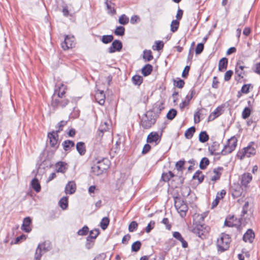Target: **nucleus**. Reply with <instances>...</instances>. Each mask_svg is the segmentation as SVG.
I'll use <instances>...</instances> for the list:
<instances>
[{
  "instance_id": "1",
  "label": "nucleus",
  "mask_w": 260,
  "mask_h": 260,
  "mask_svg": "<svg viewBox=\"0 0 260 260\" xmlns=\"http://www.w3.org/2000/svg\"><path fill=\"white\" fill-rule=\"evenodd\" d=\"M208 213V211H205L201 214H195L193 216V225L194 226L191 230V232L202 240L207 238V235L205 233V231H207V233L208 231L207 230V226H205V225L203 223V222L205 217L207 216Z\"/></svg>"
},
{
  "instance_id": "2",
  "label": "nucleus",
  "mask_w": 260,
  "mask_h": 260,
  "mask_svg": "<svg viewBox=\"0 0 260 260\" xmlns=\"http://www.w3.org/2000/svg\"><path fill=\"white\" fill-rule=\"evenodd\" d=\"M165 100L158 101L153 105L151 109L147 111V113H151L149 116L147 115V129L156 123L161 111L165 108Z\"/></svg>"
},
{
  "instance_id": "3",
  "label": "nucleus",
  "mask_w": 260,
  "mask_h": 260,
  "mask_svg": "<svg viewBox=\"0 0 260 260\" xmlns=\"http://www.w3.org/2000/svg\"><path fill=\"white\" fill-rule=\"evenodd\" d=\"M245 219L244 218V217L240 216V218H237L234 215L229 214L225 217L224 226L238 228V230L240 231V229H242L243 226L245 225Z\"/></svg>"
},
{
  "instance_id": "4",
  "label": "nucleus",
  "mask_w": 260,
  "mask_h": 260,
  "mask_svg": "<svg viewBox=\"0 0 260 260\" xmlns=\"http://www.w3.org/2000/svg\"><path fill=\"white\" fill-rule=\"evenodd\" d=\"M176 196L173 197L174 201V206L181 218H184L186 215V212L188 208L186 201L181 199L178 191L176 192Z\"/></svg>"
},
{
  "instance_id": "5",
  "label": "nucleus",
  "mask_w": 260,
  "mask_h": 260,
  "mask_svg": "<svg viewBox=\"0 0 260 260\" xmlns=\"http://www.w3.org/2000/svg\"><path fill=\"white\" fill-rule=\"evenodd\" d=\"M231 236L224 232L220 234L219 238L217 240V251L220 252H223L228 250L230 248V245L231 242Z\"/></svg>"
},
{
  "instance_id": "6",
  "label": "nucleus",
  "mask_w": 260,
  "mask_h": 260,
  "mask_svg": "<svg viewBox=\"0 0 260 260\" xmlns=\"http://www.w3.org/2000/svg\"><path fill=\"white\" fill-rule=\"evenodd\" d=\"M238 140L235 136H232L226 141V144L224 145L221 150V153H226V154L232 153L235 150L237 146Z\"/></svg>"
},
{
  "instance_id": "7",
  "label": "nucleus",
  "mask_w": 260,
  "mask_h": 260,
  "mask_svg": "<svg viewBox=\"0 0 260 260\" xmlns=\"http://www.w3.org/2000/svg\"><path fill=\"white\" fill-rule=\"evenodd\" d=\"M164 128H161L160 134L158 132H151L147 135V143L157 145L160 142Z\"/></svg>"
},
{
  "instance_id": "8",
  "label": "nucleus",
  "mask_w": 260,
  "mask_h": 260,
  "mask_svg": "<svg viewBox=\"0 0 260 260\" xmlns=\"http://www.w3.org/2000/svg\"><path fill=\"white\" fill-rule=\"evenodd\" d=\"M185 178L182 176V173L178 176L172 179L170 183H168V191L169 189H174L177 188H180L184 183Z\"/></svg>"
},
{
  "instance_id": "9",
  "label": "nucleus",
  "mask_w": 260,
  "mask_h": 260,
  "mask_svg": "<svg viewBox=\"0 0 260 260\" xmlns=\"http://www.w3.org/2000/svg\"><path fill=\"white\" fill-rule=\"evenodd\" d=\"M255 235L254 231L252 229H248L243 234L242 240L244 242H249L252 243L255 239Z\"/></svg>"
},
{
  "instance_id": "10",
  "label": "nucleus",
  "mask_w": 260,
  "mask_h": 260,
  "mask_svg": "<svg viewBox=\"0 0 260 260\" xmlns=\"http://www.w3.org/2000/svg\"><path fill=\"white\" fill-rule=\"evenodd\" d=\"M69 103V100L67 99H62V98L55 99L53 96L52 97L51 106L56 108L59 106L62 108L66 107Z\"/></svg>"
},
{
  "instance_id": "11",
  "label": "nucleus",
  "mask_w": 260,
  "mask_h": 260,
  "mask_svg": "<svg viewBox=\"0 0 260 260\" xmlns=\"http://www.w3.org/2000/svg\"><path fill=\"white\" fill-rule=\"evenodd\" d=\"M122 48V43L119 40H115L112 43L111 46L108 48V52L113 53L116 51H120Z\"/></svg>"
},
{
  "instance_id": "12",
  "label": "nucleus",
  "mask_w": 260,
  "mask_h": 260,
  "mask_svg": "<svg viewBox=\"0 0 260 260\" xmlns=\"http://www.w3.org/2000/svg\"><path fill=\"white\" fill-rule=\"evenodd\" d=\"M226 190L225 189H222L220 191H218L215 199L213 201L211 205V209H213L216 207L219 204L220 200L222 199L226 194Z\"/></svg>"
},
{
  "instance_id": "13",
  "label": "nucleus",
  "mask_w": 260,
  "mask_h": 260,
  "mask_svg": "<svg viewBox=\"0 0 260 260\" xmlns=\"http://www.w3.org/2000/svg\"><path fill=\"white\" fill-rule=\"evenodd\" d=\"M48 138L49 139V144L51 147H55L57 144L58 134L53 131L48 133Z\"/></svg>"
},
{
  "instance_id": "14",
  "label": "nucleus",
  "mask_w": 260,
  "mask_h": 260,
  "mask_svg": "<svg viewBox=\"0 0 260 260\" xmlns=\"http://www.w3.org/2000/svg\"><path fill=\"white\" fill-rule=\"evenodd\" d=\"M252 176L250 173H244L241 175V185L246 187L251 181Z\"/></svg>"
},
{
  "instance_id": "15",
  "label": "nucleus",
  "mask_w": 260,
  "mask_h": 260,
  "mask_svg": "<svg viewBox=\"0 0 260 260\" xmlns=\"http://www.w3.org/2000/svg\"><path fill=\"white\" fill-rule=\"evenodd\" d=\"M255 144L254 141L250 142L246 147H244L246 149V155L247 157H250L255 155L256 149L252 146Z\"/></svg>"
},
{
  "instance_id": "16",
  "label": "nucleus",
  "mask_w": 260,
  "mask_h": 260,
  "mask_svg": "<svg viewBox=\"0 0 260 260\" xmlns=\"http://www.w3.org/2000/svg\"><path fill=\"white\" fill-rule=\"evenodd\" d=\"M74 44V37L66 36L64 42L61 43V47L64 50L72 48Z\"/></svg>"
},
{
  "instance_id": "17",
  "label": "nucleus",
  "mask_w": 260,
  "mask_h": 260,
  "mask_svg": "<svg viewBox=\"0 0 260 260\" xmlns=\"http://www.w3.org/2000/svg\"><path fill=\"white\" fill-rule=\"evenodd\" d=\"M225 104H222L218 107L216 108V109L211 113V114L210 115V116L208 118V121H210V117L211 114H212L214 116V117L212 118V120L214 119L215 118L219 117L220 115L222 114V111L223 108L225 107Z\"/></svg>"
},
{
  "instance_id": "18",
  "label": "nucleus",
  "mask_w": 260,
  "mask_h": 260,
  "mask_svg": "<svg viewBox=\"0 0 260 260\" xmlns=\"http://www.w3.org/2000/svg\"><path fill=\"white\" fill-rule=\"evenodd\" d=\"M228 65V59L226 57H222L218 62V70L219 72H223L227 69Z\"/></svg>"
},
{
  "instance_id": "19",
  "label": "nucleus",
  "mask_w": 260,
  "mask_h": 260,
  "mask_svg": "<svg viewBox=\"0 0 260 260\" xmlns=\"http://www.w3.org/2000/svg\"><path fill=\"white\" fill-rule=\"evenodd\" d=\"M31 223V219L29 217L24 218L21 226V229L26 233L30 232L31 230V228H29Z\"/></svg>"
},
{
  "instance_id": "20",
  "label": "nucleus",
  "mask_w": 260,
  "mask_h": 260,
  "mask_svg": "<svg viewBox=\"0 0 260 260\" xmlns=\"http://www.w3.org/2000/svg\"><path fill=\"white\" fill-rule=\"evenodd\" d=\"M223 170V168L222 167H218L214 168L213 170L214 175L211 177V180L213 182H216L219 180L221 176V173L220 171Z\"/></svg>"
},
{
  "instance_id": "21",
  "label": "nucleus",
  "mask_w": 260,
  "mask_h": 260,
  "mask_svg": "<svg viewBox=\"0 0 260 260\" xmlns=\"http://www.w3.org/2000/svg\"><path fill=\"white\" fill-rule=\"evenodd\" d=\"M76 189V185L74 181H69L65 188V192L67 194H73Z\"/></svg>"
},
{
  "instance_id": "22",
  "label": "nucleus",
  "mask_w": 260,
  "mask_h": 260,
  "mask_svg": "<svg viewBox=\"0 0 260 260\" xmlns=\"http://www.w3.org/2000/svg\"><path fill=\"white\" fill-rule=\"evenodd\" d=\"M96 162L101 167V169H102V170H103L104 172L109 168L110 161L107 158H103L102 159L98 160Z\"/></svg>"
},
{
  "instance_id": "23",
  "label": "nucleus",
  "mask_w": 260,
  "mask_h": 260,
  "mask_svg": "<svg viewBox=\"0 0 260 260\" xmlns=\"http://www.w3.org/2000/svg\"><path fill=\"white\" fill-rule=\"evenodd\" d=\"M173 85L174 87H177L179 89H182L184 87L185 85V81L180 77H177L173 79Z\"/></svg>"
},
{
  "instance_id": "24",
  "label": "nucleus",
  "mask_w": 260,
  "mask_h": 260,
  "mask_svg": "<svg viewBox=\"0 0 260 260\" xmlns=\"http://www.w3.org/2000/svg\"><path fill=\"white\" fill-rule=\"evenodd\" d=\"M162 182H168V184L169 183H170L171 180L169 177V174H168V172H163L161 173V175L160 179L159 180V182L157 184L156 187H158L159 186H162L163 183H162Z\"/></svg>"
},
{
  "instance_id": "25",
  "label": "nucleus",
  "mask_w": 260,
  "mask_h": 260,
  "mask_svg": "<svg viewBox=\"0 0 260 260\" xmlns=\"http://www.w3.org/2000/svg\"><path fill=\"white\" fill-rule=\"evenodd\" d=\"M76 149L80 155H84L86 151L85 143L79 142L76 144Z\"/></svg>"
},
{
  "instance_id": "26",
  "label": "nucleus",
  "mask_w": 260,
  "mask_h": 260,
  "mask_svg": "<svg viewBox=\"0 0 260 260\" xmlns=\"http://www.w3.org/2000/svg\"><path fill=\"white\" fill-rule=\"evenodd\" d=\"M209 138V136L206 131H202L199 135V141L202 143L207 142Z\"/></svg>"
},
{
  "instance_id": "27",
  "label": "nucleus",
  "mask_w": 260,
  "mask_h": 260,
  "mask_svg": "<svg viewBox=\"0 0 260 260\" xmlns=\"http://www.w3.org/2000/svg\"><path fill=\"white\" fill-rule=\"evenodd\" d=\"M164 47V43L161 40H157L154 42V44L152 46V49L154 51L159 52L162 51Z\"/></svg>"
},
{
  "instance_id": "28",
  "label": "nucleus",
  "mask_w": 260,
  "mask_h": 260,
  "mask_svg": "<svg viewBox=\"0 0 260 260\" xmlns=\"http://www.w3.org/2000/svg\"><path fill=\"white\" fill-rule=\"evenodd\" d=\"M66 165L67 164L62 161L57 162L55 165L56 171L57 172L64 173L67 169Z\"/></svg>"
},
{
  "instance_id": "29",
  "label": "nucleus",
  "mask_w": 260,
  "mask_h": 260,
  "mask_svg": "<svg viewBox=\"0 0 260 260\" xmlns=\"http://www.w3.org/2000/svg\"><path fill=\"white\" fill-rule=\"evenodd\" d=\"M196 132L195 126H192L186 129L184 132V137L186 139H190L192 138Z\"/></svg>"
},
{
  "instance_id": "30",
  "label": "nucleus",
  "mask_w": 260,
  "mask_h": 260,
  "mask_svg": "<svg viewBox=\"0 0 260 260\" xmlns=\"http://www.w3.org/2000/svg\"><path fill=\"white\" fill-rule=\"evenodd\" d=\"M209 164L210 160L209 158L205 156L201 158L200 161L199 168L200 170H204L207 168Z\"/></svg>"
},
{
  "instance_id": "31",
  "label": "nucleus",
  "mask_w": 260,
  "mask_h": 260,
  "mask_svg": "<svg viewBox=\"0 0 260 260\" xmlns=\"http://www.w3.org/2000/svg\"><path fill=\"white\" fill-rule=\"evenodd\" d=\"M62 145L64 150L67 151L70 150L72 147H74L75 143L72 140H67L62 142Z\"/></svg>"
},
{
  "instance_id": "32",
  "label": "nucleus",
  "mask_w": 260,
  "mask_h": 260,
  "mask_svg": "<svg viewBox=\"0 0 260 260\" xmlns=\"http://www.w3.org/2000/svg\"><path fill=\"white\" fill-rule=\"evenodd\" d=\"M176 244L175 240L173 238H170L165 242V251L168 252Z\"/></svg>"
},
{
  "instance_id": "33",
  "label": "nucleus",
  "mask_w": 260,
  "mask_h": 260,
  "mask_svg": "<svg viewBox=\"0 0 260 260\" xmlns=\"http://www.w3.org/2000/svg\"><path fill=\"white\" fill-rule=\"evenodd\" d=\"M95 99L99 100V103L103 105L104 104L105 102V95L103 91H99L95 94Z\"/></svg>"
},
{
  "instance_id": "34",
  "label": "nucleus",
  "mask_w": 260,
  "mask_h": 260,
  "mask_svg": "<svg viewBox=\"0 0 260 260\" xmlns=\"http://www.w3.org/2000/svg\"><path fill=\"white\" fill-rule=\"evenodd\" d=\"M177 110L176 109L171 108L167 113L166 117L169 120H172L177 116Z\"/></svg>"
},
{
  "instance_id": "35",
  "label": "nucleus",
  "mask_w": 260,
  "mask_h": 260,
  "mask_svg": "<svg viewBox=\"0 0 260 260\" xmlns=\"http://www.w3.org/2000/svg\"><path fill=\"white\" fill-rule=\"evenodd\" d=\"M185 160L184 158H182L179 160L177 161L175 163V168L178 171L181 172V173L182 174L183 171L185 169Z\"/></svg>"
},
{
  "instance_id": "36",
  "label": "nucleus",
  "mask_w": 260,
  "mask_h": 260,
  "mask_svg": "<svg viewBox=\"0 0 260 260\" xmlns=\"http://www.w3.org/2000/svg\"><path fill=\"white\" fill-rule=\"evenodd\" d=\"M252 111V108L250 107H245L242 112L241 117L243 119H247L250 115Z\"/></svg>"
},
{
  "instance_id": "37",
  "label": "nucleus",
  "mask_w": 260,
  "mask_h": 260,
  "mask_svg": "<svg viewBox=\"0 0 260 260\" xmlns=\"http://www.w3.org/2000/svg\"><path fill=\"white\" fill-rule=\"evenodd\" d=\"M240 61H238L236 64L235 66V74H236V76H235V80L237 82H242V81L241 79H243V73L241 72H239V70L238 69V65L239 63V62Z\"/></svg>"
},
{
  "instance_id": "38",
  "label": "nucleus",
  "mask_w": 260,
  "mask_h": 260,
  "mask_svg": "<svg viewBox=\"0 0 260 260\" xmlns=\"http://www.w3.org/2000/svg\"><path fill=\"white\" fill-rule=\"evenodd\" d=\"M242 189L241 186L239 185L234 189V191L231 193V196L234 199H236L241 196Z\"/></svg>"
},
{
  "instance_id": "39",
  "label": "nucleus",
  "mask_w": 260,
  "mask_h": 260,
  "mask_svg": "<svg viewBox=\"0 0 260 260\" xmlns=\"http://www.w3.org/2000/svg\"><path fill=\"white\" fill-rule=\"evenodd\" d=\"M180 25V21L177 19H173L170 25V30L172 32H175L178 29Z\"/></svg>"
},
{
  "instance_id": "40",
  "label": "nucleus",
  "mask_w": 260,
  "mask_h": 260,
  "mask_svg": "<svg viewBox=\"0 0 260 260\" xmlns=\"http://www.w3.org/2000/svg\"><path fill=\"white\" fill-rule=\"evenodd\" d=\"M220 144L216 141H214L210 146L208 147V150L210 155H213L214 151L218 150L219 148Z\"/></svg>"
},
{
  "instance_id": "41",
  "label": "nucleus",
  "mask_w": 260,
  "mask_h": 260,
  "mask_svg": "<svg viewBox=\"0 0 260 260\" xmlns=\"http://www.w3.org/2000/svg\"><path fill=\"white\" fill-rule=\"evenodd\" d=\"M32 188L37 192H39L41 190V185L39 182V180L37 178H34L31 182Z\"/></svg>"
},
{
  "instance_id": "42",
  "label": "nucleus",
  "mask_w": 260,
  "mask_h": 260,
  "mask_svg": "<svg viewBox=\"0 0 260 260\" xmlns=\"http://www.w3.org/2000/svg\"><path fill=\"white\" fill-rule=\"evenodd\" d=\"M66 87L63 84L58 87V89L55 90V93H57V96L58 98H62L63 95L66 93Z\"/></svg>"
},
{
  "instance_id": "43",
  "label": "nucleus",
  "mask_w": 260,
  "mask_h": 260,
  "mask_svg": "<svg viewBox=\"0 0 260 260\" xmlns=\"http://www.w3.org/2000/svg\"><path fill=\"white\" fill-rule=\"evenodd\" d=\"M91 169L92 172L97 176L102 174L104 172L103 170H102L101 167L97 162L96 164H94L93 167H92Z\"/></svg>"
},
{
  "instance_id": "44",
  "label": "nucleus",
  "mask_w": 260,
  "mask_h": 260,
  "mask_svg": "<svg viewBox=\"0 0 260 260\" xmlns=\"http://www.w3.org/2000/svg\"><path fill=\"white\" fill-rule=\"evenodd\" d=\"M68 199L67 197H64L59 202V205L63 210L66 209L68 206Z\"/></svg>"
},
{
  "instance_id": "45",
  "label": "nucleus",
  "mask_w": 260,
  "mask_h": 260,
  "mask_svg": "<svg viewBox=\"0 0 260 260\" xmlns=\"http://www.w3.org/2000/svg\"><path fill=\"white\" fill-rule=\"evenodd\" d=\"M132 82L136 85H140L143 82V77L136 75L132 77Z\"/></svg>"
},
{
  "instance_id": "46",
  "label": "nucleus",
  "mask_w": 260,
  "mask_h": 260,
  "mask_svg": "<svg viewBox=\"0 0 260 260\" xmlns=\"http://www.w3.org/2000/svg\"><path fill=\"white\" fill-rule=\"evenodd\" d=\"M253 85L251 83L244 84L241 88V92L244 94L248 93L250 91V88L252 89Z\"/></svg>"
},
{
  "instance_id": "47",
  "label": "nucleus",
  "mask_w": 260,
  "mask_h": 260,
  "mask_svg": "<svg viewBox=\"0 0 260 260\" xmlns=\"http://www.w3.org/2000/svg\"><path fill=\"white\" fill-rule=\"evenodd\" d=\"M109 222L110 220L108 217H104L100 222V226L102 228V229L103 230H105L107 228L109 224Z\"/></svg>"
},
{
  "instance_id": "48",
  "label": "nucleus",
  "mask_w": 260,
  "mask_h": 260,
  "mask_svg": "<svg viewBox=\"0 0 260 260\" xmlns=\"http://www.w3.org/2000/svg\"><path fill=\"white\" fill-rule=\"evenodd\" d=\"M114 33L116 36H123L125 33V28L122 26H117Z\"/></svg>"
},
{
  "instance_id": "49",
  "label": "nucleus",
  "mask_w": 260,
  "mask_h": 260,
  "mask_svg": "<svg viewBox=\"0 0 260 260\" xmlns=\"http://www.w3.org/2000/svg\"><path fill=\"white\" fill-rule=\"evenodd\" d=\"M204 49V43H198L196 46V47L195 48L196 54L197 55L200 54L203 51Z\"/></svg>"
},
{
  "instance_id": "50",
  "label": "nucleus",
  "mask_w": 260,
  "mask_h": 260,
  "mask_svg": "<svg viewBox=\"0 0 260 260\" xmlns=\"http://www.w3.org/2000/svg\"><path fill=\"white\" fill-rule=\"evenodd\" d=\"M114 39L112 35H104L101 39L102 42L104 44H108L111 42Z\"/></svg>"
},
{
  "instance_id": "51",
  "label": "nucleus",
  "mask_w": 260,
  "mask_h": 260,
  "mask_svg": "<svg viewBox=\"0 0 260 260\" xmlns=\"http://www.w3.org/2000/svg\"><path fill=\"white\" fill-rule=\"evenodd\" d=\"M68 121L65 120H61L60 121L58 124L56 126V128H58V129L54 131L55 133H56L58 134L59 133H60L61 131L63 129V127L64 126L67 125Z\"/></svg>"
},
{
  "instance_id": "52",
  "label": "nucleus",
  "mask_w": 260,
  "mask_h": 260,
  "mask_svg": "<svg viewBox=\"0 0 260 260\" xmlns=\"http://www.w3.org/2000/svg\"><path fill=\"white\" fill-rule=\"evenodd\" d=\"M100 234V231L98 229H95L92 230L89 232V235L88 236V238H91L93 239H95L96 237L99 236Z\"/></svg>"
},
{
  "instance_id": "53",
  "label": "nucleus",
  "mask_w": 260,
  "mask_h": 260,
  "mask_svg": "<svg viewBox=\"0 0 260 260\" xmlns=\"http://www.w3.org/2000/svg\"><path fill=\"white\" fill-rule=\"evenodd\" d=\"M129 18L125 14H122L119 18L118 22L122 25H126L128 23Z\"/></svg>"
},
{
  "instance_id": "54",
  "label": "nucleus",
  "mask_w": 260,
  "mask_h": 260,
  "mask_svg": "<svg viewBox=\"0 0 260 260\" xmlns=\"http://www.w3.org/2000/svg\"><path fill=\"white\" fill-rule=\"evenodd\" d=\"M246 149H244V148L239 150L236 154V157L240 160H242L245 157H246Z\"/></svg>"
},
{
  "instance_id": "55",
  "label": "nucleus",
  "mask_w": 260,
  "mask_h": 260,
  "mask_svg": "<svg viewBox=\"0 0 260 260\" xmlns=\"http://www.w3.org/2000/svg\"><path fill=\"white\" fill-rule=\"evenodd\" d=\"M94 240H95L94 239H91L90 238H88V237H87L86 242L85 244V247L87 249H90L91 248H92V247L93 246L94 244Z\"/></svg>"
},
{
  "instance_id": "56",
  "label": "nucleus",
  "mask_w": 260,
  "mask_h": 260,
  "mask_svg": "<svg viewBox=\"0 0 260 260\" xmlns=\"http://www.w3.org/2000/svg\"><path fill=\"white\" fill-rule=\"evenodd\" d=\"M141 243L140 241H137L135 242L132 245V251L134 252L138 251L141 248Z\"/></svg>"
},
{
  "instance_id": "57",
  "label": "nucleus",
  "mask_w": 260,
  "mask_h": 260,
  "mask_svg": "<svg viewBox=\"0 0 260 260\" xmlns=\"http://www.w3.org/2000/svg\"><path fill=\"white\" fill-rule=\"evenodd\" d=\"M42 245L39 244L36 251L35 255V260H40L42 256V251H41Z\"/></svg>"
},
{
  "instance_id": "58",
  "label": "nucleus",
  "mask_w": 260,
  "mask_h": 260,
  "mask_svg": "<svg viewBox=\"0 0 260 260\" xmlns=\"http://www.w3.org/2000/svg\"><path fill=\"white\" fill-rule=\"evenodd\" d=\"M89 232V228L87 226L84 225L81 229H80L77 234L79 236H85Z\"/></svg>"
},
{
  "instance_id": "59",
  "label": "nucleus",
  "mask_w": 260,
  "mask_h": 260,
  "mask_svg": "<svg viewBox=\"0 0 260 260\" xmlns=\"http://www.w3.org/2000/svg\"><path fill=\"white\" fill-rule=\"evenodd\" d=\"M139 116L141 119L140 121V125L144 128V129H146V112L142 114V117H141L140 114H139Z\"/></svg>"
},
{
  "instance_id": "60",
  "label": "nucleus",
  "mask_w": 260,
  "mask_h": 260,
  "mask_svg": "<svg viewBox=\"0 0 260 260\" xmlns=\"http://www.w3.org/2000/svg\"><path fill=\"white\" fill-rule=\"evenodd\" d=\"M167 253L165 251L159 252L157 256L154 255L153 260H165Z\"/></svg>"
},
{
  "instance_id": "61",
  "label": "nucleus",
  "mask_w": 260,
  "mask_h": 260,
  "mask_svg": "<svg viewBox=\"0 0 260 260\" xmlns=\"http://www.w3.org/2000/svg\"><path fill=\"white\" fill-rule=\"evenodd\" d=\"M233 73V71L231 70L227 71L224 74V80L225 81H229L231 79Z\"/></svg>"
},
{
  "instance_id": "62",
  "label": "nucleus",
  "mask_w": 260,
  "mask_h": 260,
  "mask_svg": "<svg viewBox=\"0 0 260 260\" xmlns=\"http://www.w3.org/2000/svg\"><path fill=\"white\" fill-rule=\"evenodd\" d=\"M190 68V66L186 65L185 67V68L182 73V75H181V76L182 78H183L184 79H186L187 78V77L188 76Z\"/></svg>"
},
{
  "instance_id": "63",
  "label": "nucleus",
  "mask_w": 260,
  "mask_h": 260,
  "mask_svg": "<svg viewBox=\"0 0 260 260\" xmlns=\"http://www.w3.org/2000/svg\"><path fill=\"white\" fill-rule=\"evenodd\" d=\"M138 227V224L136 221H133L130 223L128 226V230L130 232L135 231Z\"/></svg>"
},
{
  "instance_id": "64",
  "label": "nucleus",
  "mask_w": 260,
  "mask_h": 260,
  "mask_svg": "<svg viewBox=\"0 0 260 260\" xmlns=\"http://www.w3.org/2000/svg\"><path fill=\"white\" fill-rule=\"evenodd\" d=\"M161 223L166 225V229L168 230H170L172 228L171 224L169 223V219L167 217H165L162 219Z\"/></svg>"
}]
</instances>
